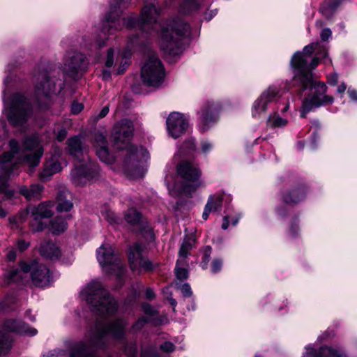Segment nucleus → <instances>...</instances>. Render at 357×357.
I'll use <instances>...</instances> for the list:
<instances>
[{
	"label": "nucleus",
	"mask_w": 357,
	"mask_h": 357,
	"mask_svg": "<svg viewBox=\"0 0 357 357\" xmlns=\"http://www.w3.org/2000/svg\"><path fill=\"white\" fill-rule=\"evenodd\" d=\"M160 11L152 3L146 4L142 8L140 17L133 15L123 19V24L128 29H137L142 32L151 35L160 31V47L170 55H176L180 52L181 40L190 33V27L181 19L173 20L171 22L161 25L158 21Z\"/></svg>",
	"instance_id": "obj_1"
},
{
	"label": "nucleus",
	"mask_w": 357,
	"mask_h": 357,
	"mask_svg": "<svg viewBox=\"0 0 357 357\" xmlns=\"http://www.w3.org/2000/svg\"><path fill=\"white\" fill-rule=\"evenodd\" d=\"M125 323L123 320H116L108 324L105 321H98L89 331L87 336L75 343L70 349V357H96L95 350L105 344L107 336L120 339L124 334Z\"/></svg>",
	"instance_id": "obj_2"
},
{
	"label": "nucleus",
	"mask_w": 357,
	"mask_h": 357,
	"mask_svg": "<svg viewBox=\"0 0 357 357\" xmlns=\"http://www.w3.org/2000/svg\"><path fill=\"white\" fill-rule=\"evenodd\" d=\"M132 133V122L123 119L114 126L112 137L117 148L122 149L123 146L128 147L124 161L127 172L131 177L137 178L142 176L143 164L149 158V153L143 147L128 146Z\"/></svg>",
	"instance_id": "obj_3"
},
{
	"label": "nucleus",
	"mask_w": 357,
	"mask_h": 357,
	"mask_svg": "<svg viewBox=\"0 0 357 357\" xmlns=\"http://www.w3.org/2000/svg\"><path fill=\"white\" fill-rule=\"evenodd\" d=\"M328 55L326 47L319 42L305 46L302 52H298L292 56L291 64L298 70L296 79L301 82L303 90L317 84L312 79L311 70L318 66L321 59Z\"/></svg>",
	"instance_id": "obj_4"
},
{
	"label": "nucleus",
	"mask_w": 357,
	"mask_h": 357,
	"mask_svg": "<svg viewBox=\"0 0 357 357\" xmlns=\"http://www.w3.org/2000/svg\"><path fill=\"white\" fill-rule=\"evenodd\" d=\"M67 144L70 155L78 162H82L76 165L72 170L71 179L76 185H84L86 181L98 175L99 168L89 160L87 151L79 137H73L68 139Z\"/></svg>",
	"instance_id": "obj_5"
},
{
	"label": "nucleus",
	"mask_w": 357,
	"mask_h": 357,
	"mask_svg": "<svg viewBox=\"0 0 357 357\" xmlns=\"http://www.w3.org/2000/svg\"><path fill=\"white\" fill-rule=\"evenodd\" d=\"M82 299L89 305L92 311L109 317L117 310L116 303L98 281H92L81 291Z\"/></svg>",
	"instance_id": "obj_6"
},
{
	"label": "nucleus",
	"mask_w": 357,
	"mask_h": 357,
	"mask_svg": "<svg viewBox=\"0 0 357 357\" xmlns=\"http://www.w3.org/2000/svg\"><path fill=\"white\" fill-rule=\"evenodd\" d=\"M10 281L24 283L31 278L36 286L43 287L50 281V271L45 265L33 261L22 262L20 268L13 269L8 273Z\"/></svg>",
	"instance_id": "obj_7"
},
{
	"label": "nucleus",
	"mask_w": 357,
	"mask_h": 357,
	"mask_svg": "<svg viewBox=\"0 0 357 357\" xmlns=\"http://www.w3.org/2000/svg\"><path fill=\"white\" fill-rule=\"evenodd\" d=\"M178 174L183 179L181 186L175 185L172 188H169L172 196L183 193L187 195L195 192L199 186L200 171L193 163L188 161L181 162L177 167Z\"/></svg>",
	"instance_id": "obj_8"
},
{
	"label": "nucleus",
	"mask_w": 357,
	"mask_h": 357,
	"mask_svg": "<svg viewBox=\"0 0 357 357\" xmlns=\"http://www.w3.org/2000/svg\"><path fill=\"white\" fill-rule=\"evenodd\" d=\"M3 113L10 123L21 126L31 116V105L23 96L16 93L9 100H4Z\"/></svg>",
	"instance_id": "obj_9"
},
{
	"label": "nucleus",
	"mask_w": 357,
	"mask_h": 357,
	"mask_svg": "<svg viewBox=\"0 0 357 357\" xmlns=\"http://www.w3.org/2000/svg\"><path fill=\"white\" fill-rule=\"evenodd\" d=\"M165 73L163 65L155 53H151L142 67L141 77L144 84L158 87L164 81Z\"/></svg>",
	"instance_id": "obj_10"
},
{
	"label": "nucleus",
	"mask_w": 357,
	"mask_h": 357,
	"mask_svg": "<svg viewBox=\"0 0 357 357\" xmlns=\"http://www.w3.org/2000/svg\"><path fill=\"white\" fill-rule=\"evenodd\" d=\"M9 146L10 150L0 156V169L2 171L0 174V192L4 193L7 198H11L13 195V191L7 188V178L13 175L14 169L17 167L12 163L11 160L19 151L18 143L15 139L10 141Z\"/></svg>",
	"instance_id": "obj_11"
},
{
	"label": "nucleus",
	"mask_w": 357,
	"mask_h": 357,
	"mask_svg": "<svg viewBox=\"0 0 357 357\" xmlns=\"http://www.w3.org/2000/svg\"><path fill=\"white\" fill-rule=\"evenodd\" d=\"M97 259L104 272L107 274H115L120 277L124 270L120 259L116 255L110 244H103L97 250Z\"/></svg>",
	"instance_id": "obj_12"
},
{
	"label": "nucleus",
	"mask_w": 357,
	"mask_h": 357,
	"mask_svg": "<svg viewBox=\"0 0 357 357\" xmlns=\"http://www.w3.org/2000/svg\"><path fill=\"white\" fill-rule=\"evenodd\" d=\"M309 88L314 89V94L306 98L302 105L301 109V116L305 118L307 113L313 109L320 107L322 105L331 104L333 102V98L330 96L325 95L327 86L324 82H317Z\"/></svg>",
	"instance_id": "obj_13"
},
{
	"label": "nucleus",
	"mask_w": 357,
	"mask_h": 357,
	"mask_svg": "<svg viewBox=\"0 0 357 357\" xmlns=\"http://www.w3.org/2000/svg\"><path fill=\"white\" fill-rule=\"evenodd\" d=\"M112 1L114 6L111 8L109 12L105 16L103 29L96 40L97 45L99 47H102L105 45L106 39L105 38L107 35H112L115 31L121 29V23L119 20L121 11L119 7L124 0Z\"/></svg>",
	"instance_id": "obj_14"
},
{
	"label": "nucleus",
	"mask_w": 357,
	"mask_h": 357,
	"mask_svg": "<svg viewBox=\"0 0 357 357\" xmlns=\"http://www.w3.org/2000/svg\"><path fill=\"white\" fill-rule=\"evenodd\" d=\"M36 90L38 94L46 96L56 93L61 89V81L55 78L53 71H43L35 77Z\"/></svg>",
	"instance_id": "obj_15"
},
{
	"label": "nucleus",
	"mask_w": 357,
	"mask_h": 357,
	"mask_svg": "<svg viewBox=\"0 0 357 357\" xmlns=\"http://www.w3.org/2000/svg\"><path fill=\"white\" fill-rule=\"evenodd\" d=\"M280 90L276 86H269L261 96L254 102L252 107V115L257 118L265 113L269 103L278 100Z\"/></svg>",
	"instance_id": "obj_16"
},
{
	"label": "nucleus",
	"mask_w": 357,
	"mask_h": 357,
	"mask_svg": "<svg viewBox=\"0 0 357 357\" xmlns=\"http://www.w3.org/2000/svg\"><path fill=\"white\" fill-rule=\"evenodd\" d=\"M26 153L24 161L31 167H36L43 154V149L39 143L38 137L33 135L26 139L24 143Z\"/></svg>",
	"instance_id": "obj_17"
},
{
	"label": "nucleus",
	"mask_w": 357,
	"mask_h": 357,
	"mask_svg": "<svg viewBox=\"0 0 357 357\" xmlns=\"http://www.w3.org/2000/svg\"><path fill=\"white\" fill-rule=\"evenodd\" d=\"M144 246L139 243H135L129 248L128 259L132 271L141 272L142 270L152 269L151 261L146 259L143 255Z\"/></svg>",
	"instance_id": "obj_18"
},
{
	"label": "nucleus",
	"mask_w": 357,
	"mask_h": 357,
	"mask_svg": "<svg viewBox=\"0 0 357 357\" xmlns=\"http://www.w3.org/2000/svg\"><path fill=\"white\" fill-rule=\"evenodd\" d=\"M168 134L176 139L184 134L188 126V122L183 114L178 112L171 113L166 121Z\"/></svg>",
	"instance_id": "obj_19"
},
{
	"label": "nucleus",
	"mask_w": 357,
	"mask_h": 357,
	"mask_svg": "<svg viewBox=\"0 0 357 357\" xmlns=\"http://www.w3.org/2000/svg\"><path fill=\"white\" fill-rule=\"evenodd\" d=\"M28 213L33 218V221L31 223L33 229L35 231H40L43 230L45 226L41 220L51 217L52 215V211L49 204L43 203L38 206L29 207Z\"/></svg>",
	"instance_id": "obj_20"
},
{
	"label": "nucleus",
	"mask_w": 357,
	"mask_h": 357,
	"mask_svg": "<svg viewBox=\"0 0 357 357\" xmlns=\"http://www.w3.org/2000/svg\"><path fill=\"white\" fill-rule=\"evenodd\" d=\"M85 56L80 52L71 51L67 53L63 70L73 76L79 70H82Z\"/></svg>",
	"instance_id": "obj_21"
},
{
	"label": "nucleus",
	"mask_w": 357,
	"mask_h": 357,
	"mask_svg": "<svg viewBox=\"0 0 357 357\" xmlns=\"http://www.w3.org/2000/svg\"><path fill=\"white\" fill-rule=\"evenodd\" d=\"M218 106L215 102H208L201 112V129L203 132L207 130L218 119Z\"/></svg>",
	"instance_id": "obj_22"
},
{
	"label": "nucleus",
	"mask_w": 357,
	"mask_h": 357,
	"mask_svg": "<svg viewBox=\"0 0 357 357\" xmlns=\"http://www.w3.org/2000/svg\"><path fill=\"white\" fill-rule=\"evenodd\" d=\"M3 328L9 332H17L29 336H33L37 333V330L31 328L26 324L16 320H8L3 324Z\"/></svg>",
	"instance_id": "obj_23"
},
{
	"label": "nucleus",
	"mask_w": 357,
	"mask_h": 357,
	"mask_svg": "<svg viewBox=\"0 0 357 357\" xmlns=\"http://www.w3.org/2000/svg\"><path fill=\"white\" fill-rule=\"evenodd\" d=\"M43 186L40 184H31L29 186L21 185L19 187L20 193L27 200H38L42 197Z\"/></svg>",
	"instance_id": "obj_24"
},
{
	"label": "nucleus",
	"mask_w": 357,
	"mask_h": 357,
	"mask_svg": "<svg viewBox=\"0 0 357 357\" xmlns=\"http://www.w3.org/2000/svg\"><path fill=\"white\" fill-rule=\"evenodd\" d=\"M303 357H343V356L339 351L329 347H321L317 351L312 347L307 346Z\"/></svg>",
	"instance_id": "obj_25"
},
{
	"label": "nucleus",
	"mask_w": 357,
	"mask_h": 357,
	"mask_svg": "<svg viewBox=\"0 0 357 357\" xmlns=\"http://www.w3.org/2000/svg\"><path fill=\"white\" fill-rule=\"evenodd\" d=\"M40 253L44 257L54 259L60 255V251L56 245L50 241L43 242L40 246Z\"/></svg>",
	"instance_id": "obj_26"
},
{
	"label": "nucleus",
	"mask_w": 357,
	"mask_h": 357,
	"mask_svg": "<svg viewBox=\"0 0 357 357\" xmlns=\"http://www.w3.org/2000/svg\"><path fill=\"white\" fill-rule=\"evenodd\" d=\"M68 195L67 191H61L57 195V210L59 211H68L72 208V202L67 199Z\"/></svg>",
	"instance_id": "obj_27"
},
{
	"label": "nucleus",
	"mask_w": 357,
	"mask_h": 357,
	"mask_svg": "<svg viewBox=\"0 0 357 357\" xmlns=\"http://www.w3.org/2000/svg\"><path fill=\"white\" fill-rule=\"evenodd\" d=\"M194 241L195 239L192 238H186L183 240L178 252V263L186 261V257L189 255V251L191 250Z\"/></svg>",
	"instance_id": "obj_28"
},
{
	"label": "nucleus",
	"mask_w": 357,
	"mask_h": 357,
	"mask_svg": "<svg viewBox=\"0 0 357 357\" xmlns=\"http://www.w3.org/2000/svg\"><path fill=\"white\" fill-rule=\"evenodd\" d=\"M340 3V0H325L320 10L326 18H330Z\"/></svg>",
	"instance_id": "obj_29"
},
{
	"label": "nucleus",
	"mask_w": 357,
	"mask_h": 357,
	"mask_svg": "<svg viewBox=\"0 0 357 357\" xmlns=\"http://www.w3.org/2000/svg\"><path fill=\"white\" fill-rule=\"evenodd\" d=\"M67 228L66 221L61 217H56L52 220L50 229L54 234H59L63 232Z\"/></svg>",
	"instance_id": "obj_30"
},
{
	"label": "nucleus",
	"mask_w": 357,
	"mask_h": 357,
	"mask_svg": "<svg viewBox=\"0 0 357 357\" xmlns=\"http://www.w3.org/2000/svg\"><path fill=\"white\" fill-rule=\"evenodd\" d=\"M96 154L100 160L107 164H112L114 161V158L109 153L107 145H100L96 149Z\"/></svg>",
	"instance_id": "obj_31"
},
{
	"label": "nucleus",
	"mask_w": 357,
	"mask_h": 357,
	"mask_svg": "<svg viewBox=\"0 0 357 357\" xmlns=\"http://www.w3.org/2000/svg\"><path fill=\"white\" fill-rule=\"evenodd\" d=\"M304 198V193L302 190H294L284 196V201L287 204L297 203Z\"/></svg>",
	"instance_id": "obj_32"
},
{
	"label": "nucleus",
	"mask_w": 357,
	"mask_h": 357,
	"mask_svg": "<svg viewBox=\"0 0 357 357\" xmlns=\"http://www.w3.org/2000/svg\"><path fill=\"white\" fill-rule=\"evenodd\" d=\"M12 340L10 337L0 332V356L6 354L11 348Z\"/></svg>",
	"instance_id": "obj_33"
},
{
	"label": "nucleus",
	"mask_w": 357,
	"mask_h": 357,
	"mask_svg": "<svg viewBox=\"0 0 357 357\" xmlns=\"http://www.w3.org/2000/svg\"><path fill=\"white\" fill-rule=\"evenodd\" d=\"M287 120L282 118L278 114L270 115L267 121V124L271 128H280L284 127L287 124Z\"/></svg>",
	"instance_id": "obj_34"
},
{
	"label": "nucleus",
	"mask_w": 357,
	"mask_h": 357,
	"mask_svg": "<svg viewBox=\"0 0 357 357\" xmlns=\"http://www.w3.org/2000/svg\"><path fill=\"white\" fill-rule=\"evenodd\" d=\"M199 5V0H184L181 10L184 13H189L197 10Z\"/></svg>",
	"instance_id": "obj_35"
},
{
	"label": "nucleus",
	"mask_w": 357,
	"mask_h": 357,
	"mask_svg": "<svg viewBox=\"0 0 357 357\" xmlns=\"http://www.w3.org/2000/svg\"><path fill=\"white\" fill-rule=\"evenodd\" d=\"M186 266L187 261H185V263H178V260H177L175 271L176 278L178 280H185L188 277V272L185 268Z\"/></svg>",
	"instance_id": "obj_36"
},
{
	"label": "nucleus",
	"mask_w": 357,
	"mask_h": 357,
	"mask_svg": "<svg viewBox=\"0 0 357 357\" xmlns=\"http://www.w3.org/2000/svg\"><path fill=\"white\" fill-rule=\"evenodd\" d=\"M222 197L220 195H214L208 198L207 204H210L212 211H218L221 209Z\"/></svg>",
	"instance_id": "obj_37"
},
{
	"label": "nucleus",
	"mask_w": 357,
	"mask_h": 357,
	"mask_svg": "<svg viewBox=\"0 0 357 357\" xmlns=\"http://www.w3.org/2000/svg\"><path fill=\"white\" fill-rule=\"evenodd\" d=\"M140 218V214L134 208H130L125 215L126 221L132 225L138 223Z\"/></svg>",
	"instance_id": "obj_38"
},
{
	"label": "nucleus",
	"mask_w": 357,
	"mask_h": 357,
	"mask_svg": "<svg viewBox=\"0 0 357 357\" xmlns=\"http://www.w3.org/2000/svg\"><path fill=\"white\" fill-rule=\"evenodd\" d=\"M195 150V144L193 139H188L185 140L182 146L181 147V151L184 153H189L192 151Z\"/></svg>",
	"instance_id": "obj_39"
},
{
	"label": "nucleus",
	"mask_w": 357,
	"mask_h": 357,
	"mask_svg": "<svg viewBox=\"0 0 357 357\" xmlns=\"http://www.w3.org/2000/svg\"><path fill=\"white\" fill-rule=\"evenodd\" d=\"M45 165L50 168L52 172H54V174L61 169V165L60 162L54 158H52L50 160L47 161Z\"/></svg>",
	"instance_id": "obj_40"
},
{
	"label": "nucleus",
	"mask_w": 357,
	"mask_h": 357,
	"mask_svg": "<svg viewBox=\"0 0 357 357\" xmlns=\"http://www.w3.org/2000/svg\"><path fill=\"white\" fill-rule=\"evenodd\" d=\"M117 60V57H116V54H114V49H109L107 54V57L105 60V66L107 68H110L114 65V59Z\"/></svg>",
	"instance_id": "obj_41"
},
{
	"label": "nucleus",
	"mask_w": 357,
	"mask_h": 357,
	"mask_svg": "<svg viewBox=\"0 0 357 357\" xmlns=\"http://www.w3.org/2000/svg\"><path fill=\"white\" fill-rule=\"evenodd\" d=\"M94 145H95L96 149L98 148H99L100 146V145H103V146L107 145L105 137L102 134H100V133L96 134Z\"/></svg>",
	"instance_id": "obj_42"
},
{
	"label": "nucleus",
	"mask_w": 357,
	"mask_h": 357,
	"mask_svg": "<svg viewBox=\"0 0 357 357\" xmlns=\"http://www.w3.org/2000/svg\"><path fill=\"white\" fill-rule=\"evenodd\" d=\"M54 173L52 172L51 169L45 165L43 169L40 173V178L43 181L48 180Z\"/></svg>",
	"instance_id": "obj_43"
},
{
	"label": "nucleus",
	"mask_w": 357,
	"mask_h": 357,
	"mask_svg": "<svg viewBox=\"0 0 357 357\" xmlns=\"http://www.w3.org/2000/svg\"><path fill=\"white\" fill-rule=\"evenodd\" d=\"M142 309H143L144 312L150 317H153L157 313L156 310L154 309L149 304H146V303L143 304Z\"/></svg>",
	"instance_id": "obj_44"
},
{
	"label": "nucleus",
	"mask_w": 357,
	"mask_h": 357,
	"mask_svg": "<svg viewBox=\"0 0 357 357\" xmlns=\"http://www.w3.org/2000/svg\"><path fill=\"white\" fill-rule=\"evenodd\" d=\"M64 351L61 349H56L51 350L43 354V357H59L63 356Z\"/></svg>",
	"instance_id": "obj_45"
},
{
	"label": "nucleus",
	"mask_w": 357,
	"mask_h": 357,
	"mask_svg": "<svg viewBox=\"0 0 357 357\" xmlns=\"http://www.w3.org/2000/svg\"><path fill=\"white\" fill-rule=\"evenodd\" d=\"M180 289L183 296L185 297H190L192 294L190 285L187 283L182 284Z\"/></svg>",
	"instance_id": "obj_46"
},
{
	"label": "nucleus",
	"mask_w": 357,
	"mask_h": 357,
	"mask_svg": "<svg viewBox=\"0 0 357 357\" xmlns=\"http://www.w3.org/2000/svg\"><path fill=\"white\" fill-rule=\"evenodd\" d=\"M84 108L83 104L77 102H73L71 105V112L75 114H79Z\"/></svg>",
	"instance_id": "obj_47"
},
{
	"label": "nucleus",
	"mask_w": 357,
	"mask_h": 357,
	"mask_svg": "<svg viewBox=\"0 0 357 357\" xmlns=\"http://www.w3.org/2000/svg\"><path fill=\"white\" fill-rule=\"evenodd\" d=\"M129 62L128 59L126 57H123L120 61L119 67L118 68V73L121 74L123 73L126 68L128 66Z\"/></svg>",
	"instance_id": "obj_48"
},
{
	"label": "nucleus",
	"mask_w": 357,
	"mask_h": 357,
	"mask_svg": "<svg viewBox=\"0 0 357 357\" xmlns=\"http://www.w3.org/2000/svg\"><path fill=\"white\" fill-rule=\"evenodd\" d=\"M147 322V319L144 317L139 318L133 325L132 328L134 331L140 330L144 325Z\"/></svg>",
	"instance_id": "obj_49"
},
{
	"label": "nucleus",
	"mask_w": 357,
	"mask_h": 357,
	"mask_svg": "<svg viewBox=\"0 0 357 357\" xmlns=\"http://www.w3.org/2000/svg\"><path fill=\"white\" fill-rule=\"evenodd\" d=\"M222 261L220 259H214L212 262V271L214 273L219 272L222 268Z\"/></svg>",
	"instance_id": "obj_50"
},
{
	"label": "nucleus",
	"mask_w": 357,
	"mask_h": 357,
	"mask_svg": "<svg viewBox=\"0 0 357 357\" xmlns=\"http://www.w3.org/2000/svg\"><path fill=\"white\" fill-rule=\"evenodd\" d=\"M331 30L328 28L324 29L320 33L321 38L323 41H326L331 36Z\"/></svg>",
	"instance_id": "obj_51"
},
{
	"label": "nucleus",
	"mask_w": 357,
	"mask_h": 357,
	"mask_svg": "<svg viewBox=\"0 0 357 357\" xmlns=\"http://www.w3.org/2000/svg\"><path fill=\"white\" fill-rule=\"evenodd\" d=\"M160 349L164 351L171 352L174 350V345L169 342H166L160 345Z\"/></svg>",
	"instance_id": "obj_52"
},
{
	"label": "nucleus",
	"mask_w": 357,
	"mask_h": 357,
	"mask_svg": "<svg viewBox=\"0 0 357 357\" xmlns=\"http://www.w3.org/2000/svg\"><path fill=\"white\" fill-rule=\"evenodd\" d=\"M125 352L128 357H134L136 354V347L135 345L126 346Z\"/></svg>",
	"instance_id": "obj_53"
},
{
	"label": "nucleus",
	"mask_w": 357,
	"mask_h": 357,
	"mask_svg": "<svg viewBox=\"0 0 357 357\" xmlns=\"http://www.w3.org/2000/svg\"><path fill=\"white\" fill-rule=\"evenodd\" d=\"M338 82V75L335 73L328 76V83L332 86H335Z\"/></svg>",
	"instance_id": "obj_54"
},
{
	"label": "nucleus",
	"mask_w": 357,
	"mask_h": 357,
	"mask_svg": "<svg viewBox=\"0 0 357 357\" xmlns=\"http://www.w3.org/2000/svg\"><path fill=\"white\" fill-rule=\"evenodd\" d=\"M105 218L111 224L116 223L117 222V218L114 213L110 211L105 213Z\"/></svg>",
	"instance_id": "obj_55"
},
{
	"label": "nucleus",
	"mask_w": 357,
	"mask_h": 357,
	"mask_svg": "<svg viewBox=\"0 0 357 357\" xmlns=\"http://www.w3.org/2000/svg\"><path fill=\"white\" fill-rule=\"evenodd\" d=\"M213 148L212 144H211L208 142H203L202 143V151L204 153H207L208 151H210Z\"/></svg>",
	"instance_id": "obj_56"
},
{
	"label": "nucleus",
	"mask_w": 357,
	"mask_h": 357,
	"mask_svg": "<svg viewBox=\"0 0 357 357\" xmlns=\"http://www.w3.org/2000/svg\"><path fill=\"white\" fill-rule=\"evenodd\" d=\"M29 243L23 240L19 241L17 244V248L20 252L25 250L29 247Z\"/></svg>",
	"instance_id": "obj_57"
},
{
	"label": "nucleus",
	"mask_w": 357,
	"mask_h": 357,
	"mask_svg": "<svg viewBox=\"0 0 357 357\" xmlns=\"http://www.w3.org/2000/svg\"><path fill=\"white\" fill-rule=\"evenodd\" d=\"M211 212H212V211L210 208V204H206L202 214L203 219L205 220H207Z\"/></svg>",
	"instance_id": "obj_58"
},
{
	"label": "nucleus",
	"mask_w": 357,
	"mask_h": 357,
	"mask_svg": "<svg viewBox=\"0 0 357 357\" xmlns=\"http://www.w3.org/2000/svg\"><path fill=\"white\" fill-rule=\"evenodd\" d=\"M347 93L349 96V97L353 100L354 101H357V91L355 89H348Z\"/></svg>",
	"instance_id": "obj_59"
},
{
	"label": "nucleus",
	"mask_w": 357,
	"mask_h": 357,
	"mask_svg": "<svg viewBox=\"0 0 357 357\" xmlns=\"http://www.w3.org/2000/svg\"><path fill=\"white\" fill-rule=\"evenodd\" d=\"M66 136V130L65 129H61L59 131L56 138L58 141L61 142L64 139Z\"/></svg>",
	"instance_id": "obj_60"
},
{
	"label": "nucleus",
	"mask_w": 357,
	"mask_h": 357,
	"mask_svg": "<svg viewBox=\"0 0 357 357\" xmlns=\"http://www.w3.org/2000/svg\"><path fill=\"white\" fill-rule=\"evenodd\" d=\"M109 107L108 106H105L102 110L100 112L99 114H98V119H101V118H103L105 117L109 112Z\"/></svg>",
	"instance_id": "obj_61"
},
{
	"label": "nucleus",
	"mask_w": 357,
	"mask_h": 357,
	"mask_svg": "<svg viewBox=\"0 0 357 357\" xmlns=\"http://www.w3.org/2000/svg\"><path fill=\"white\" fill-rule=\"evenodd\" d=\"M346 89H347V85L345 83L342 82L338 86L337 92V93L342 95L344 93V91H346Z\"/></svg>",
	"instance_id": "obj_62"
},
{
	"label": "nucleus",
	"mask_w": 357,
	"mask_h": 357,
	"mask_svg": "<svg viewBox=\"0 0 357 357\" xmlns=\"http://www.w3.org/2000/svg\"><path fill=\"white\" fill-rule=\"evenodd\" d=\"M146 297L148 299H153L155 297V294L152 289H148L146 291Z\"/></svg>",
	"instance_id": "obj_63"
},
{
	"label": "nucleus",
	"mask_w": 357,
	"mask_h": 357,
	"mask_svg": "<svg viewBox=\"0 0 357 357\" xmlns=\"http://www.w3.org/2000/svg\"><path fill=\"white\" fill-rule=\"evenodd\" d=\"M142 357H159L158 354H147L146 351L142 352Z\"/></svg>",
	"instance_id": "obj_64"
}]
</instances>
